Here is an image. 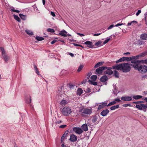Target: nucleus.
<instances>
[{"mask_svg":"<svg viewBox=\"0 0 147 147\" xmlns=\"http://www.w3.org/2000/svg\"><path fill=\"white\" fill-rule=\"evenodd\" d=\"M103 63L101 62H99L96 63L94 66V67L96 68L102 65L103 64Z\"/></svg>","mask_w":147,"mask_h":147,"instance_id":"473e14b6","label":"nucleus"},{"mask_svg":"<svg viewBox=\"0 0 147 147\" xmlns=\"http://www.w3.org/2000/svg\"><path fill=\"white\" fill-rule=\"evenodd\" d=\"M85 131H86L88 130V126L86 124H83L81 127Z\"/></svg>","mask_w":147,"mask_h":147,"instance_id":"b1692460","label":"nucleus"},{"mask_svg":"<svg viewBox=\"0 0 147 147\" xmlns=\"http://www.w3.org/2000/svg\"><path fill=\"white\" fill-rule=\"evenodd\" d=\"M133 104H136V107L139 110H143L144 112L146 111V109L147 108V106L144 104H139V101L133 102Z\"/></svg>","mask_w":147,"mask_h":147,"instance_id":"7ed1b4c3","label":"nucleus"},{"mask_svg":"<svg viewBox=\"0 0 147 147\" xmlns=\"http://www.w3.org/2000/svg\"><path fill=\"white\" fill-rule=\"evenodd\" d=\"M141 11L140 10H138V12L136 13V15L138 16L139 14L141 13Z\"/></svg>","mask_w":147,"mask_h":147,"instance_id":"6e6d98bb","label":"nucleus"},{"mask_svg":"<svg viewBox=\"0 0 147 147\" xmlns=\"http://www.w3.org/2000/svg\"><path fill=\"white\" fill-rule=\"evenodd\" d=\"M121 100L119 98H116L114 100L112 101L109 103L107 105V107H109L111 105L115 104L117 103V102H120Z\"/></svg>","mask_w":147,"mask_h":147,"instance_id":"ddd939ff","label":"nucleus"},{"mask_svg":"<svg viewBox=\"0 0 147 147\" xmlns=\"http://www.w3.org/2000/svg\"><path fill=\"white\" fill-rule=\"evenodd\" d=\"M125 61L126 60L127 61H130V57H124Z\"/></svg>","mask_w":147,"mask_h":147,"instance_id":"3c124183","label":"nucleus"},{"mask_svg":"<svg viewBox=\"0 0 147 147\" xmlns=\"http://www.w3.org/2000/svg\"><path fill=\"white\" fill-rule=\"evenodd\" d=\"M134 23H137V22L136 21H132L128 23L127 24V25L129 26H130V25H131L132 24Z\"/></svg>","mask_w":147,"mask_h":147,"instance_id":"a18cd8bd","label":"nucleus"},{"mask_svg":"<svg viewBox=\"0 0 147 147\" xmlns=\"http://www.w3.org/2000/svg\"><path fill=\"white\" fill-rule=\"evenodd\" d=\"M62 122V121H61V120H60V121H57V122H55V123H56V124H59L60 123H61Z\"/></svg>","mask_w":147,"mask_h":147,"instance_id":"69168bd1","label":"nucleus"},{"mask_svg":"<svg viewBox=\"0 0 147 147\" xmlns=\"http://www.w3.org/2000/svg\"><path fill=\"white\" fill-rule=\"evenodd\" d=\"M35 39L37 41H34L35 42H37L38 41H41L44 39L43 37H35Z\"/></svg>","mask_w":147,"mask_h":147,"instance_id":"f704fd0d","label":"nucleus"},{"mask_svg":"<svg viewBox=\"0 0 147 147\" xmlns=\"http://www.w3.org/2000/svg\"><path fill=\"white\" fill-rule=\"evenodd\" d=\"M65 138V137H63V136H62L61 139V143H63V142L64 143V140Z\"/></svg>","mask_w":147,"mask_h":147,"instance_id":"5fc2aeb1","label":"nucleus"},{"mask_svg":"<svg viewBox=\"0 0 147 147\" xmlns=\"http://www.w3.org/2000/svg\"><path fill=\"white\" fill-rule=\"evenodd\" d=\"M20 17L23 20H25L26 19V15L20 13L19 14Z\"/></svg>","mask_w":147,"mask_h":147,"instance_id":"c85d7f7f","label":"nucleus"},{"mask_svg":"<svg viewBox=\"0 0 147 147\" xmlns=\"http://www.w3.org/2000/svg\"><path fill=\"white\" fill-rule=\"evenodd\" d=\"M99 115H96L93 116L92 118V121L93 123H95L97 120Z\"/></svg>","mask_w":147,"mask_h":147,"instance_id":"5701e85b","label":"nucleus"},{"mask_svg":"<svg viewBox=\"0 0 147 147\" xmlns=\"http://www.w3.org/2000/svg\"><path fill=\"white\" fill-rule=\"evenodd\" d=\"M113 68L114 69L121 70V63L119 64H116L113 66Z\"/></svg>","mask_w":147,"mask_h":147,"instance_id":"dca6fc26","label":"nucleus"},{"mask_svg":"<svg viewBox=\"0 0 147 147\" xmlns=\"http://www.w3.org/2000/svg\"><path fill=\"white\" fill-rule=\"evenodd\" d=\"M83 92V90L82 88H79L77 90V94L79 96Z\"/></svg>","mask_w":147,"mask_h":147,"instance_id":"a878e982","label":"nucleus"},{"mask_svg":"<svg viewBox=\"0 0 147 147\" xmlns=\"http://www.w3.org/2000/svg\"><path fill=\"white\" fill-rule=\"evenodd\" d=\"M140 39L138 40L137 41V43L140 45L143 44L144 43V42L142 41V40H147V37H140Z\"/></svg>","mask_w":147,"mask_h":147,"instance_id":"f3484780","label":"nucleus"},{"mask_svg":"<svg viewBox=\"0 0 147 147\" xmlns=\"http://www.w3.org/2000/svg\"><path fill=\"white\" fill-rule=\"evenodd\" d=\"M77 139V137L74 134H71L69 138V140L71 142H74L76 141Z\"/></svg>","mask_w":147,"mask_h":147,"instance_id":"4468645a","label":"nucleus"},{"mask_svg":"<svg viewBox=\"0 0 147 147\" xmlns=\"http://www.w3.org/2000/svg\"><path fill=\"white\" fill-rule=\"evenodd\" d=\"M51 15L53 17H55V15L54 12L51 11Z\"/></svg>","mask_w":147,"mask_h":147,"instance_id":"680f3d73","label":"nucleus"},{"mask_svg":"<svg viewBox=\"0 0 147 147\" xmlns=\"http://www.w3.org/2000/svg\"><path fill=\"white\" fill-rule=\"evenodd\" d=\"M102 104L101 105H100L98 107V110H100L101 109L103 108L106 106H107V102H103L102 103Z\"/></svg>","mask_w":147,"mask_h":147,"instance_id":"6ab92c4d","label":"nucleus"},{"mask_svg":"<svg viewBox=\"0 0 147 147\" xmlns=\"http://www.w3.org/2000/svg\"><path fill=\"white\" fill-rule=\"evenodd\" d=\"M47 31L48 32H50L51 33H54L55 32L54 29L53 28H49L47 29Z\"/></svg>","mask_w":147,"mask_h":147,"instance_id":"58836bf2","label":"nucleus"},{"mask_svg":"<svg viewBox=\"0 0 147 147\" xmlns=\"http://www.w3.org/2000/svg\"><path fill=\"white\" fill-rule=\"evenodd\" d=\"M72 112L71 109L67 107H64L62 109V114L65 116H68Z\"/></svg>","mask_w":147,"mask_h":147,"instance_id":"20e7f679","label":"nucleus"},{"mask_svg":"<svg viewBox=\"0 0 147 147\" xmlns=\"http://www.w3.org/2000/svg\"><path fill=\"white\" fill-rule=\"evenodd\" d=\"M100 34H101V33H97V34L92 33V36H98Z\"/></svg>","mask_w":147,"mask_h":147,"instance_id":"4d7b16f0","label":"nucleus"},{"mask_svg":"<svg viewBox=\"0 0 147 147\" xmlns=\"http://www.w3.org/2000/svg\"><path fill=\"white\" fill-rule=\"evenodd\" d=\"M144 61L145 63L147 64V59H146L144 60Z\"/></svg>","mask_w":147,"mask_h":147,"instance_id":"774afa93","label":"nucleus"},{"mask_svg":"<svg viewBox=\"0 0 147 147\" xmlns=\"http://www.w3.org/2000/svg\"><path fill=\"white\" fill-rule=\"evenodd\" d=\"M83 67V66L82 65H80L77 71L78 72L80 71L82 69Z\"/></svg>","mask_w":147,"mask_h":147,"instance_id":"a19ab883","label":"nucleus"},{"mask_svg":"<svg viewBox=\"0 0 147 147\" xmlns=\"http://www.w3.org/2000/svg\"><path fill=\"white\" fill-rule=\"evenodd\" d=\"M131 105L130 104H127L123 105V106L124 107H126L128 106L131 107Z\"/></svg>","mask_w":147,"mask_h":147,"instance_id":"8fccbe9b","label":"nucleus"},{"mask_svg":"<svg viewBox=\"0 0 147 147\" xmlns=\"http://www.w3.org/2000/svg\"><path fill=\"white\" fill-rule=\"evenodd\" d=\"M134 65L126 63H122L121 71L124 73L129 72L131 69L130 66H133L132 65Z\"/></svg>","mask_w":147,"mask_h":147,"instance_id":"f03ea898","label":"nucleus"},{"mask_svg":"<svg viewBox=\"0 0 147 147\" xmlns=\"http://www.w3.org/2000/svg\"><path fill=\"white\" fill-rule=\"evenodd\" d=\"M94 46H95L96 47H100L102 46L103 45V44H102V42L101 41H98V42H96L94 44Z\"/></svg>","mask_w":147,"mask_h":147,"instance_id":"412c9836","label":"nucleus"},{"mask_svg":"<svg viewBox=\"0 0 147 147\" xmlns=\"http://www.w3.org/2000/svg\"><path fill=\"white\" fill-rule=\"evenodd\" d=\"M64 87L63 85H61L58 87L57 92L59 95H62L64 93Z\"/></svg>","mask_w":147,"mask_h":147,"instance_id":"0eeeda50","label":"nucleus"},{"mask_svg":"<svg viewBox=\"0 0 147 147\" xmlns=\"http://www.w3.org/2000/svg\"><path fill=\"white\" fill-rule=\"evenodd\" d=\"M13 9H11L10 10L11 11H13L15 12L19 13L20 12V11L18 10H16L14 9V8L13 7Z\"/></svg>","mask_w":147,"mask_h":147,"instance_id":"37998d69","label":"nucleus"},{"mask_svg":"<svg viewBox=\"0 0 147 147\" xmlns=\"http://www.w3.org/2000/svg\"><path fill=\"white\" fill-rule=\"evenodd\" d=\"M73 130L76 133L79 135L81 134L83 132L82 130L80 127H74L73 128Z\"/></svg>","mask_w":147,"mask_h":147,"instance_id":"9d476101","label":"nucleus"},{"mask_svg":"<svg viewBox=\"0 0 147 147\" xmlns=\"http://www.w3.org/2000/svg\"><path fill=\"white\" fill-rule=\"evenodd\" d=\"M67 126V125H60L59 126V127L60 128H64L65 127Z\"/></svg>","mask_w":147,"mask_h":147,"instance_id":"603ef678","label":"nucleus"},{"mask_svg":"<svg viewBox=\"0 0 147 147\" xmlns=\"http://www.w3.org/2000/svg\"><path fill=\"white\" fill-rule=\"evenodd\" d=\"M125 61V59H124V57H122V58L118 60L117 61H116V63H118L119 62H122V61Z\"/></svg>","mask_w":147,"mask_h":147,"instance_id":"e433bc0d","label":"nucleus"},{"mask_svg":"<svg viewBox=\"0 0 147 147\" xmlns=\"http://www.w3.org/2000/svg\"><path fill=\"white\" fill-rule=\"evenodd\" d=\"M69 88L71 90L74 89V87L75 86V85L72 84L70 83L69 84Z\"/></svg>","mask_w":147,"mask_h":147,"instance_id":"c03bdc74","label":"nucleus"},{"mask_svg":"<svg viewBox=\"0 0 147 147\" xmlns=\"http://www.w3.org/2000/svg\"><path fill=\"white\" fill-rule=\"evenodd\" d=\"M114 26L113 24L111 25L109 27H108L107 29L108 30L111 29V28H112Z\"/></svg>","mask_w":147,"mask_h":147,"instance_id":"13d9d810","label":"nucleus"},{"mask_svg":"<svg viewBox=\"0 0 147 147\" xmlns=\"http://www.w3.org/2000/svg\"><path fill=\"white\" fill-rule=\"evenodd\" d=\"M97 78V76L95 75H94L92 76L91 77V79L92 80L95 81Z\"/></svg>","mask_w":147,"mask_h":147,"instance_id":"c9c22d12","label":"nucleus"},{"mask_svg":"<svg viewBox=\"0 0 147 147\" xmlns=\"http://www.w3.org/2000/svg\"><path fill=\"white\" fill-rule=\"evenodd\" d=\"M110 39V38H108V39H106L104 41V42H102L103 45L106 44L107 43L109 42V40Z\"/></svg>","mask_w":147,"mask_h":147,"instance_id":"49530a36","label":"nucleus"},{"mask_svg":"<svg viewBox=\"0 0 147 147\" xmlns=\"http://www.w3.org/2000/svg\"><path fill=\"white\" fill-rule=\"evenodd\" d=\"M131 63H134V64H138V63H139L141 62V61L138 60H136V59H134L133 60H131Z\"/></svg>","mask_w":147,"mask_h":147,"instance_id":"bb28decb","label":"nucleus"},{"mask_svg":"<svg viewBox=\"0 0 147 147\" xmlns=\"http://www.w3.org/2000/svg\"><path fill=\"white\" fill-rule=\"evenodd\" d=\"M111 68L110 67H107L105 69L104 74H107L108 75H111L113 73V71L111 70Z\"/></svg>","mask_w":147,"mask_h":147,"instance_id":"f8f14e48","label":"nucleus"},{"mask_svg":"<svg viewBox=\"0 0 147 147\" xmlns=\"http://www.w3.org/2000/svg\"><path fill=\"white\" fill-rule=\"evenodd\" d=\"M31 97L30 96L28 97H27L26 98L25 101L26 103L29 104L31 103Z\"/></svg>","mask_w":147,"mask_h":147,"instance_id":"393cba45","label":"nucleus"},{"mask_svg":"<svg viewBox=\"0 0 147 147\" xmlns=\"http://www.w3.org/2000/svg\"><path fill=\"white\" fill-rule=\"evenodd\" d=\"M119 107V105H114L111 107L110 108L111 110H113L116 109H117Z\"/></svg>","mask_w":147,"mask_h":147,"instance_id":"cd10ccee","label":"nucleus"},{"mask_svg":"<svg viewBox=\"0 0 147 147\" xmlns=\"http://www.w3.org/2000/svg\"><path fill=\"white\" fill-rule=\"evenodd\" d=\"M130 61L131 60H133L134 59H138V58L136 57V56H132L130 57Z\"/></svg>","mask_w":147,"mask_h":147,"instance_id":"de8ad7c7","label":"nucleus"},{"mask_svg":"<svg viewBox=\"0 0 147 147\" xmlns=\"http://www.w3.org/2000/svg\"><path fill=\"white\" fill-rule=\"evenodd\" d=\"M147 54V51H145L144 52L142 53H141L139 55H136V57L138 58V59L139 57H143L144 56L146 55Z\"/></svg>","mask_w":147,"mask_h":147,"instance_id":"aec40b11","label":"nucleus"},{"mask_svg":"<svg viewBox=\"0 0 147 147\" xmlns=\"http://www.w3.org/2000/svg\"><path fill=\"white\" fill-rule=\"evenodd\" d=\"M140 37H147V34H142L141 35Z\"/></svg>","mask_w":147,"mask_h":147,"instance_id":"864d4df0","label":"nucleus"},{"mask_svg":"<svg viewBox=\"0 0 147 147\" xmlns=\"http://www.w3.org/2000/svg\"><path fill=\"white\" fill-rule=\"evenodd\" d=\"M121 99L125 101H130L132 100V98L131 96H124L121 97Z\"/></svg>","mask_w":147,"mask_h":147,"instance_id":"a211bd4d","label":"nucleus"},{"mask_svg":"<svg viewBox=\"0 0 147 147\" xmlns=\"http://www.w3.org/2000/svg\"><path fill=\"white\" fill-rule=\"evenodd\" d=\"M0 49L2 52V58L4 59L5 62H7L9 59V57L8 56L4 48L0 47Z\"/></svg>","mask_w":147,"mask_h":147,"instance_id":"39448f33","label":"nucleus"},{"mask_svg":"<svg viewBox=\"0 0 147 147\" xmlns=\"http://www.w3.org/2000/svg\"><path fill=\"white\" fill-rule=\"evenodd\" d=\"M109 111L108 109H106L103 110L100 113L102 116L105 117L109 113Z\"/></svg>","mask_w":147,"mask_h":147,"instance_id":"2eb2a0df","label":"nucleus"},{"mask_svg":"<svg viewBox=\"0 0 147 147\" xmlns=\"http://www.w3.org/2000/svg\"><path fill=\"white\" fill-rule=\"evenodd\" d=\"M147 77V75H145L142 76V80H144Z\"/></svg>","mask_w":147,"mask_h":147,"instance_id":"09e8293b","label":"nucleus"},{"mask_svg":"<svg viewBox=\"0 0 147 147\" xmlns=\"http://www.w3.org/2000/svg\"><path fill=\"white\" fill-rule=\"evenodd\" d=\"M90 90H90V88H88L86 89V91L87 93H89L90 92Z\"/></svg>","mask_w":147,"mask_h":147,"instance_id":"bf43d9fd","label":"nucleus"},{"mask_svg":"<svg viewBox=\"0 0 147 147\" xmlns=\"http://www.w3.org/2000/svg\"><path fill=\"white\" fill-rule=\"evenodd\" d=\"M107 80V77L105 75L104 76L102 77L100 79V81L103 82L106 81Z\"/></svg>","mask_w":147,"mask_h":147,"instance_id":"4be33fe9","label":"nucleus"},{"mask_svg":"<svg viewBox=\"0 0 147 147\" xmlns=\"http://www.w3.org/2000/svg\"><path fill=\"white\" fill-rule=\"evenodd\" d=\"M13 16L14 19L16 20L18 22H21V20L20 18L18 16L16 15H14Z\"/></svg>","mask_w":147,"mask_h":147,"instance_id":"7c9ffc66","label":"nucleus"},{"mask_svg":"<svg viewBox=\"0 0 147 147\" xmlns=\"http://www.w3.org/2000/svg\"><path fill=\"white\" fill-rule=\"evenodd\" d=\"M88 81L90 84L93 85H97V83L94 81H92L90 80H89Z\"/></svg>","mask_w":147,"mask_h":147,"instance_id":"ea45409f","label":"nucleus"},{"mask_svg":"<svg viewBox=\"0 0 147 147\" xmlns=\"http://www.w3.org/2000/svg\"><path fill=\"white\" fill-rule=\"evenodd\" d=\"M133 67L136 70L140 71V72L144 73L147 71V66L144 65L140 64H135L132 65Z\"/></svg>","mask_w":147,"mask_h":147,"instance_id":"f257e3e1","label":"nucleus"},{"mask_svg":"<svg viewBox=\"0 0 147 147\" xmlns=\"http://www.w3.org/2000/svg\"><path fill=\"white\" fill-rule=\"evenodd\" d=\"M69 55L71 56L72 57H73L74 56V54L71 53H69Z\"/></svg>","mask_w":147,"mask_h":147,"instance_id":"338daca9","label":"nucleus"},{"mask_svg":"<svg viewBox=\"0 0 147 147\" xmlns=\"http://www.w3.org/2000/svg\"><path fill=\"white\" fill-rule=\"evenodd\" d=\"M67 101L65 100H61L60 102V104L61 105H65L67 103Z\"/></svg>","mask_w":147,"mask_h":147,"instance_id":"4c0bfd02","label":"nucleus"},{"mask_svg":"<svg viewBox=\"0 0 147 147\" xmlns=\"http://www.w3.org/2000/svg\"><path fill=\"white\" fill-rule=\"evenodd\" d=\"M80 112L82 116H84L85 115H89L92 113V109H91L83 108L80 110Z\"/></svg>","mask_w":147,"mask_h":147,"instance_id":"423d86ee","label":"nucleus"},{"mask_svg":"<svg viewBox=\"0 0 147 147\" xmlns=\"http://www.w3.org/2000/svg\"><path fill=\"white\" fill-rule=\"evenodd\" d=\"M25 32L27 34H28L30 36L32 35H33V32L30 30H25Z\"/></svg>","mask_w":147,"mask_h":147,"instance_id":"2f4dec72","label":"nucleus"},{"mask_svg":"<svg viewBox=\"0 0 147 147\" xmlns=\"http://www.w3.org/2000/svg\"><path fill=\"white\" fill-rule=\"evenodd\" d=\"M36 71V73L38 75H40L39 74V72L38 70V69H37L35 70Z\"/></svg>","mask_w":147,"mask_h":147,"instance_id":"0e129e2a","label":"nucleus"},{"mask_svg":"<svg viewBox=\"0 0 147 147\" xmlns=\"http://www.w3.org/2000/svg\"><path fill=\"white\" fill-rule=\"evenodd\" d=\"M106 67L102 66L97 68L96 70L95 74H100L102 73V71L106 69Z\"/></svg>","mask_w":147,"mask_h":147,"instance_id":"1a4fd4ad","label":"nucleus"},{"mask_svg":"<svg viewBox=\"0 0 147 147\" xmlns=\"http://www.w3.org/2000/svg\"><path fill=\"white\" fill-rule=\"evenodd\" d=\"M114 76L116 78H118L119 77V74L118 72L116 70L114 71Z\"/></svg>","mask_w":147,"mask_h":147,"instance_id":"c756f323","label":"nucleus"},{"mask_svg":"<svg viewBox=\"0 0 147 147\" xmlns=\"http://www.w3.org/2000/svg\"><path fill=\"white\" fill-rule=\"evenodd\" d=\"M142 96L141 95H135L133 98L136 100H138L142 98Z\"/></svg>","mask_w":147,"mask_h":147,"instance_id":"72a5a7b5","label":"nucleus"},{"mask_svg":"<svg viewBox=\"0 0 147 147\" xmlns=\"http://www.w3.org/2000/svg\"><path fill=\"white\" fill-rule=\"evenodd\" d=\"M58 40H54L51 42V44H54L55 42H57Z\"/></svg>","mask_w":147,"mask_h":147,"instance_id":"052dcab7","label":"nucleus"},{"mask_svg":"<svg viewBox=\"0 0 147 147\" xmlns=\"http://www.w3.org/2000/svg\"><path fill=\"white\" fill-rule=\"evenodd\" d=\"M69 132V131L68 130H67L65 131L64 133L63 134V135L62 136H63V137H65V138L66 136H67Z\"/></svg>","mask_w":147,"mask_h":147,"instance_id":"79ce46f5","label":"nucleus"},{"mask_svg":"<svg viewBox=\"0 0 147 147\" xmlns=\"http://www.w3.org/2000/svg\"><path fill=\"white\" fill-rule=\"evenodd\" d=\"M84 44L86 45V46L88 47L91 48H96V47H94V45H93V43L92 42L88 41H86L85 42Z\"/></svg>","mask_w":147,"mask_h":147,"instance_id":"9b49d317","label":"nucleus"},{"mask_svg":"<svg viewBox=\"0 0 147 147\" xmlns=\"http://www.w3.org/2000/svg\"><path fill=\"white\" fill-rule=\"evenodd\" d=\"M123 23H118L117 24L115 25V26L116 27L118 26H121L123 25Z\"/></svg>","mask_w":147,"mask_h":147,"instance_id":"e2e57ef3","label":"nucleus"},{"mask_svg":"<svg viewBox=\"0 0 147 147\" xmlns=\"http://www.w3.org/2000/svg\"><path fill=\"white\" fill-rule=\"evenodd\" d=\"M58 35H59L61 36L64 37H66L67 36H71L69 34H68L67 32L64 30L60 31V32L59 33Z\"/></svg>","mask_w":147,"mask_h":147,"instance_id":"6e6552de","label":"nucleus"}]
</instances>
